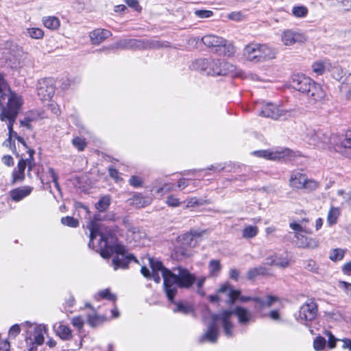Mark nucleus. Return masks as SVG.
<instances>
[{"mask_svg":"<svg viewBox=\"0 0 351 351\" xmlns=\"http://www.w3.org/2000/svg\"><path fill=\"white\" fill-rule=\"evenodd\" d=\"M86 227L90 231L89 247L94 249L96 247L95 240L99 237L97 247L101 256L108 258L115 254L112 261L114 270L125 269L131 261H137L132 254L128 253L123 245L116 243L112 230L101 221L99 214L95 215L94 218L88 221Z\"/></svg>","mask_w":351,"mask_h":351,"instance_id":"1","label":"nucleus"},{"mask_svg":"<svg viewBox=\"0 0 351 351\" xmlns=\"http://www.w3.org/2000/svg\"><path fill=\"white\" fill-rule=\"evenodd\" d=\"M149 263L152 268V272L143 266L141 272L145 278L154 280L156 283L160 282L159 272H161L163 278L164 290L168 300L173 302L177 293L178 288L189 289L192 287L196 280L195 276L190 271L182 267L173 268L170 270L165 267L158 260L149 258Z\"/></svg>","mask_w":351,"mask_h":351,"instance_id":"2","label":"nucleus"},{"mask_svg":"<svg viewBox=\"0 0 351 351\" xmlns=\"http://www.w3.org/2000/svg\"><path fill=\"white\" fill-rule=\"evenodd\" d=\"M235 315L241 324H247L252 319L251 313L246 308L237 306L232 311H223L219 314L212 315V321L208 326L206 332L202 337L209 342H215L219 337V326L223 327L225 335L230 337L234 335V325L231 322L232 315Z\"/></svg>","mask_w":351,"mask_h":351,"instance_id":"3","label":"nucleus"},{"mask_svg":"<svg viewBox=\"0 0 351 351\" xmlns=\"http://www.w3.org/2000/svg\"><path fill=\"white\" fill-rule=\"evenodd\" d=\"M290 85L293 89L306 95L311 104L320 101L325 97V93L322 86L303 74L293 75Z\"/></svg>","mask_w":351,"mask_h":351,"instance_id":"4","label":"nucleus"},{"mask_svg":"<svg viewBox=\"0 0 351 351\" xmlns=\"http://www.w3.org/2000/svg\"><path fill=\"white\" fill-rule=\"evenodd\" d=\"M219 293H227L226 303L230 305L233 304L237 300H239L242 302L253 301L255 302L254 308L257 311L269 307L274 302L278 301V298L272 295H267L265 298L241 296L240 291L234 289L228 283L223 285L219 289Z\"/></svg>","mask_w":351,"mask_h":351,"instance_id":"5","label":"nucleus"},{"mask_svg":"<svg viewBox=\"0 0 351 351\" xmlns=\"http://www.w3.org/2000/svg\"><path fill=\"white\" fill-rule=\"evenodd\" d=\"M278 50L267 43H250L243 49V56L253 63H261L276 58Z\"/></svg>","mask_w":351,"mask_h":351,"instance_id":"6","label":"nucleus"},{"mask_svg":"<svg viewBox=\"0 0 351 351\" xmlns=\"http://www.w3.org/2000/svg\"><path fill=\"white\" fill-rule=\"evenodd\" d=\"M305 139L310 145L317 149L335 150V144L339 141V136L322 129H307Z\"/></svg>","mask_w":351,"mask_h":351,"instance_id":"7","label":"nucleus"},{"mask_svg":"<svg viewBox=\"0 0 351 351\" xmlns=\"http://www.w3.org/2000/svg\"><path fill=\"white\" fill-rule=\"evenodd\" d=\"M199 40L208 48L212 49L216 53L225 56H232L236 49L232 43L228 42L225 38L214 34H208L203 36L201 39L198 37L192 38L189 40L197 43Z\"/></svg>","mask_w":351,"mask_h":351,"instance_id":"8","label":"nucleus"},{"mask_svg":"<svg viewBox=\"0 0 351 351\" xmlns=\"http://www.w3.org/2000/svg\"><path fill=\"white\" fill-rule=\"evenodd\" d=\"M201 233L191 231L182 234L178 238V244L173 250V256L177 260H182L191 255V249L194 247L200 237Z\"/></svg>","mask_w":351,"mask_h":351,"instance_id":"9","label":"nucleus"},{"mask_svg":"<svg viewBox=\"0 0 351 351\" xmlns=\"http://www.w3.org/2000/svg\"><path fill=\"white\" fill-rule=\"evenodd\" d=\"M325 336L328 338L326 339L320 335L317 336L313 341V348L315 350H322L326 346L330 350H332L336 348L337 342H341L342 345L341 348L343 350H349L351 351V339H338L336 338L333 334L329 330L324 331Z\"/></svg>","mask_w":351,"mask_h":351,"instance_id":"10","label":"nucleus"},{"mask_svg":"<svg viewBox=\"0 0 351 351\" xmlns=\"http://www.w3.org/2000/svg\"><path fill=\"white\" fill-rule=\"evenodd\" d=\"M289 184L293 189H304L308 191H314L318 187V183L316 181L308 179L306 174L298 171H294L291 173Z\"/></svg>","mask_w":351,"mask_h":351,"instance_id":"11","label":"nucleus"},{"mask_svg":"<svg viewBox=\"0 0 351 351\" xmlns=\"http://www.w3.org/2000/svg\"><path fill=\"white\" fill-rule=\"evenodd\" d=\"M22 104L21 97L12 93L10 90V92L5 96V103L0 106L1 110L0 114L16 117Z\"/></svg>","mask_w":351,"mask_h":351,"instance_id":"12","label":"nucleus"},{"mask_svg":"<svg viewBox=\"0 0 351 351\" xmlns=\"http://www.w3.org/2000/svg\"><path fill=\"white\" fill-rule=\"evenodd\" d=\"M45 327L42 325H36L32 330L28 331L29 336L26 337L25 342L28 351L36 350L38 346L44 343V332Z\"/></svg>","mask_w":351,"mask_h":351,"instance_id":"13","label":"nucleus"},{"mask_svg":"<svg viewBox=\"0 0 351 351\" xmlns=\"http://www.w3.org/2000/svg\"><path fill=\"white\" fill-rule=\"evenodd\" d=\"M254 154L258 157L271 160H289L294 156L293 152L287 148H280L275 150H258L254 152Z\"/></svg>","mask_w":351,"mask_h":351,"instance_id":"14","label":"nucleus"},{"mask_svg":"<svg viewBox=\"0 0 351 351\" xmlns=\"http://www.w3.org/2000/svg\"><path fill=\"white\" fill-rule=\"evenodd\" d=\"M234 71V66L232 64L219 59H210L207 75L213 76L226 75Z\"/></svg>","mask_w":351,"mask_h":351,"instance_id":"15","label":"nucleus"},{"mask_svg":"<svg viewBox=\"0 0 351 351\" xmlns=\"http://www.w3.org/2000/svg\"><path fill=\"white\" fill-rule=\"evenodd\" d=\"M38 96L42 101H49L55 93V86L51 79L44 78L38 82Z\"/></svg>","mask_w":351,"mask_h":351,"instance_id":"16","label":"nucleus"},{"mask_svg":"<svg viewBox=\"0 0 351 351\" xmlns=\"http://www.w3.org/2000/svg\"><path fill=\"white\" fill-rule=\"evenodd\" d=\"M306 40L305 35L300 31L285 29L281 34V41L285 46L303 43Z\"/></svg>","mask_w":351,"mask_h":351,"instance_id":"17","label":"nucleus"},{"mask_svg":"<svg viewBox=\"0 0 351 351\" xmlns=\"http://www.w3.org/2000/svg\"><path fill=\"white\" fill-rule=\"evenodd\" d=\"M288 111L283 110L272 103H267L263 105L258 112L260 116L269 117L273 119H278L287 115Z\"/></svg>","mask_w":351,"mask_h":351,"instance_id":"18","label":"nucleus"},{"mask_svg":"<svg viewBox=\"0 0 351 351\" xmlns=\"http://www.w3.org/2000/svg\"><path fill=\"white\" fill-rule=\"evenodd\" d=\"M335 151L347 157H351V131L346 133L343 139L339 136V141L335 144Z\"/></svg>","mask_w":351,"mask_h":351,"instance_id":"19","label":"nucleus"},{"mask_svg":"<svg viewBox=\"0 0 351 351\" xmlns=\"http://www.w3.org/2000/svg\"><path fill=\"white\" fill-rule=\"evenodd\" d=\"M317 311V305L315 302H306L300 307L298 317L302 321H311L315 318Z\"/></svg>","mask_w":351,"mask_h":351,"instance_id":"20","label":"nucleus"},{"mask_svg":"<svg viewBox=\"0 0 351 351\" xmlns=\"http://www.w3.org/2000/svg\"><path fill=\"white\" fill-rule=\"evenodd\" d=\"M111 36V32L106 29H96L90 32L89 34L93 45H99Z\"/></svg>","mask_w":351,"mask_h":351,"instance_id":"21","label":"nucleus"},{"mask_svg":"<svg viewBox=\"0 0 351 351\" xmlns=\"http://www.w3.org/2000/svg\"><path fill=\"white\" fill-rule=\"evenodd\" d=\"M295 238L296 239V243L300 247L313 249L318 246V242L315 239L308 238L300 233L295 232Z\"/></svg>","mask_w":351,"mask_h":351,"instance_id":"22","label":"nucleus"},{"mask_svg":"<svg viewBox=\"0 0 351 351\" xmlns=\"http://www.w3.org/2000/svg\"><path fill=\"white\" fill-rule=\"evenodd\" d=\"M32 191V187L25 186L12 190L10 194L12 200L19 202L24 197L28 196L31 193Z\"/></svg>","mask_w":351,"mask_h":351,"instance_id":"23","label":"nucleus"},{"mask_svg":"<svg viewBox=\"0 0 351 351\" xmlns=\"http://www.w3.org/2000/svg\"><path fill=\"white\" fill-rule=\"evenodd\" d=\"M129 200L131 204L138 208L145 207L149 205L152 202L151 198L144 197L138 193H134Z\"/></svg>","mask_w":351,"mask_h":351,"instance_id":"24","label":"nucleus"},{"mask_svg":"<svg viewBox=\"0 0 351 351\" xmlns=\"http://www.w3.org/2000/svg\"><path fill=\"white\" fill-rule=\"evenodd\" d=\"M27 167V162L25 159H21L17 165V167L12 173L13 181L21 182L25 178V170Z\"/></svg>","mask_w":351,"mask_h":351,"instance_id":"25","label":"nucleus"},{"mask_svg":"<svg viewBox=\"0 0 351 351\" xmlns=\"http://www.w3.org/2000/svg\"><path fill=\"white\" fill-rule=\"evenodd\" d=\"M210 59L200 58L195 60L191 64L194 70H197L207 75V70L210 64Z\"/></svg>","mask_w":351,"mask_h":351,"instance_id":"26","label":"nucleus"},{"mask_svg":"<svg viewBox=\"0 0 351 351\" xmlns=\"http://www.w3.org/2000/svg\"><path fill=\"white\" fill-rule=\"evenodd\" d=\"M53 328L61 339L66 340L71 337V331L67 326L59 323L55 324Z\"/></svg>","mask_w":351,"mask_h":351,"instance_id":"27","label":"nucleus"},{"mask_svg":"<svg viewBox=\"0 0 351 351\" xmlns=\"http://www.w3.org/2000/svg\"><path fill=\"white\" fill-rule=\"evenodd\" d=\"M43 25L47 29L55 30L59 28L60 22L56 16H45L42 19Z\"/></svg>","mask_w":351,"mask_h":351,"instance_id":"28","label":"nucleus"},{"mask_svg":"<svg viewBox=\"0 0 351 351\" xmlns=\"http://www.w3.org/2000/svg\"><path fill=\"white\" fill-rule=\"evenodd\" d=\"M10 92V87L4 78L2 73H0V106L5 103V96Z\"/></svg>","mask_w":351,"mask_h":351,"instance_id":"29","label":"nucleus"},{"mask_svg":"<svg viewBox=\"0 0 351 351\" xmlns=\"http://www.w3.org/2000/svg\"><path fill=\"white\" fill-rule=\"evenodd\" d=\"M221 270V265L220 261L215 259H212L208 263L209 276L210 277H217L219 276Z\"/></svg>","mask_w":351,"mask_h":351,"instance_id":"30","label":"nucleus"},{"mask_svg":"<svg viewBox=\"0 0 351 351\" xmlns=\"http://www.w3.org/2000/svg\"><path fill=\"white\" fill-rule=\"evenodd\" d=\"M308 13V9L305 5H295L292 8V14L296 18H304Z\"/></svg>","mask_w":351,"mask_h":351,"instance_id":"31","label":"nucleus"},{"mask_svg":"<svg viewBox=\"0 0 351 351\" xmlns=\"http://www.w3.org/2000/svg\"><path fill=\"white\" fill-rule=\"evenodd\" d=\"M95 299L99 300L101 299H106L109 301L115 302L117 296L110 291L109 289H106L99 291L95 296Z\"/></svg>","mask_w":351,"mask_h":351,"instance_id":"32","label":"nucleus"},{"mask_svg":"<svg viewBox=\"0 0 351 351\" xmlns=\"http://www.w3.org/2000/svg\"><path fill=\"white\" fill-rule=\"evenodd\" d=\"M110 204V197L108 195L101 197L95 204L96 208L100 212H104L108 209Z\"/></svg>","mask_w":351,"mask_h":351,"instance_id":"33","label":"nucleus"},{"mask_svg":"<svg viewBox=\"0 0 351 351\" xmlns=\"http://www.w3.org/2000/svg\"><path fill=\"white\" fill-rule=\"evenodd\" d=\"M258 232V229L255 226H247L242 231V237L245 239L255 237Z\"/></svg>","mask_w":351,"mask_h":351,"instance_id":"34","label":"nucleus"},{"mask_svg":"<svg viewBox=\"0 0 351 351\" xmlns=\"http://www.w3.org/2000/svg\"><path fill=\"white\" fill-rule=\"evenodd\" d=\"M25 34L33 39H41L44 36L42 29L38 27L27 28Z\"/></svg>","mask_w":351,"mask_h":351,"instance_id":"35","label":"nucleus"},{"mask_svg":"<svg viewBox=\"0 0 351 351\" xmlns=\"http://www.w3.org/2000/svg\"><path fill=\"white\" fill-rule=\"evenodd\" d=\"M340 215L339 208L332 207L328 213L327 223L330 226H332L337 223V219Z\"/></svg>","mask_w":351,"mask_h":351,"instance_id":"36","label":"nucleus"},{"mask_svg":"<svg viewBox=\"0 0 351 351\" xmlns=\"http://www.w3.org/2000/svg\"><path fill=\"white\" fill-rule=\"evenodd\" d=\"M16 117H13L12 116H9V115H3L2 114H0V119L1 121H5V120H8V132H9V135H8V137H10V138H12V134H14V133H16V132H14L13 130V125H14V123L15 122V120H16Z\"/></svg>","mask_w":351,"mask_h":351,"instance_id":"37","label":"nucleus"},{"mask_svg":"<svg viewBox=\"0 0 351 351\" xmlns=\"http://www.w3.org/2000/svg\"><path fill=\"white\" fill-rule=\"evenodd\" d=\"M72 145L79 151L82 152L87 146V142L84 138L75 136L72 139Z\"/></svg>","mask_w":351,"mask_h":351,"instance_id":"38","label":"nucleus"},{"mask_svg":"<svg viewBox=\"0 0 351 351\" xmlns=\"http://www.w3.org/2000/svg\"><path fill=\"white\" fill-rule=\"evenodd\" d=\"M61 222L63 225L67 226L71 228H76L79 226V221L77 219L73 217H64L61 219Z\"/></svg>","mask_w":351,"mask_h":351,"instance_id":"39","label":"nucleus"},{"mask_svg":"<svg viewBox=\"0 0 351 351\" xmlns=\"http://www.w3.org/2000/svg\"><path fill=\"white\" fill-rule=\"evenodd\" d=\"M128 49H141L145 47V43L141 40L129 39Z\"/></svg>","mask_w":351,"mask_h":351,"instance_id":"40","label":"nucleus"},{"mask_svg":"<svg viewBox=\"0 0 351 351\" xmlns=\"http://www.w3.org/2000/svg\"><path fill=\"white\" fill-rule=\"evenodd\" d=\"M344 256V250L337 248L333 250L329 256L330 260L337 261L341 260Z\"/></svg>","mask_w":351,"mask_h":351,"instance_id":"41","label":"nucleus"},{"mask_svg":"<svg viewBox=\"0 0 351 351\" xmlns=\"http://www.w3.org/2000/svg\"><path fill=\"white\" fill-rule=\"evenodd\" d=\"M304 268L313 273L319 274V267L315 261L310 259L304 263Z\"/></svg>","mask_w":351,"mask_h":351,"instance_id":"42","label":"nucleus"},{"mask_svg":"<svg viewBox=\"0 0 351 351\" xmlns=\"http://www.w3.org/2000/svg\"><path fill=\"white\" fill-rule=\"evenodd\" d=\"M43 114H44L43 112H38V111H36V110L29 111L27 114V121L28 122H31L32 121H35L38 119H43V118H44Z\"/></svg>","mask_w":351,"mask_h":351,"instance_id":"43","label":"nucleus"},{"mask_svg":"<svg viewBox=\"0 0 351 351\" xmlns=\"http://www.w3.org/2000/svg\"><path fill=\"white\" fill-rule=\"evenodd\" d=\"M312 69L317 75H322L325 71V66L322 62L317 61L312 64Z\"/></svg>","mask_w":351,"mask_h":351,"instance_id":"44","label":"nucleus"},{"mask_svg":"<svg viewBox=\"0 0 351 351\" xmlns=\"http://www.w3.org/2000/svg\"><path fill=\"white\" fill-rule=\"evenodd\" d=\"M129 39H121L112 45L113 49H128Z\"/></svg>","mask_w":351,"mask_h":351,"instance_id":"45","label":"nucleus"},{"mask_svg":"<svg viewBox=\"0 0 351 351\" xmlns=\"http://www.w3.org/2000/svg\"><path fill=\"white\" fill-rule=\"evenodd\" d=\"M104 321V318L96 315H89L88 322L91 326H96Z\"/></svg>","mask_w":351,"mask_h":351,"instance_id":"46","label":"nucleus"},{"mask_svg":"<svg viewBox=\"0 0 351 351\" xmlns=\"http://www.w3.org/2000/svg\"><path fill=\"white\" fill-rule=\"evenodd\" d=\"M128 182L134 188L141 187L143 183V178L137 176H131Z\"/></svg>","mask_w":351,"mask_h":351,"instance_id":"47","label":"nucleus"},{"mask_svg":"<svg viewBox=\"0 0 351 351\" xmlns=\"http://www.w3.org/2000/svg\"><path fill=\"white\" fill-rule=\"evenodd\" d=\"M173 311V312H181L184 314H187L191 311V308L187 304L180 302L176 304V307Z\"/></svg>","mask_w":351,"mask_h":351,"instance_id":"48","label":"nucleus"},{"mask_svg":"<svg viewBox=\"0 0 351 351\" xmlns=\"http://www.w3.org/2000/svg\"><path fill=\"white\" fill-rule=\"evenodd\" d=\"M194 14L200 19L210 18L213 16V12L208 10H195Z\"/></svg>","mask_w":351,"mask_h":351,"instance_id":"49","label":"nucleus"},{"mask_svg":"<svg viewBox=\"0 0 351 351\" xmlns=\"http://www.w3.org/2000/svg\"><path fill=\"white\" fill-rule=\"evenodd\" d=\"M341 90L348 92L349 96L351 94V73H350L343 81L341 85Z\"/></svg>","mask_w":351,"mask_h":351,"instance_id":"50","label":"nucleus"},{"mask_svg":"<svg viewBox=\"0 0 351 351\" xmlns=\"http://www.w3.org/2000/svg\"><path fill=\"white\" fill-rule=\"evenodd\" d=\"M29 158H26L25 160L27 162V167H28V170L31 171L35 165L34 154L35 153L34 150L29 149Z\"/></svg>","mask_w":351,"mask_h":351,"instance_id":"51","label":"nucleus"},{"mask_svg":"<svg viewBox=\"0 0 351 351\" xmlns=\"http://www.w3.org/2000/svg\"><path fill=\"white\" fill-rule=\"evenodd\" d=\"M166 202L169 206L171 207L179 206L181 204L179 199L173 195L169 196L167 199Z\"/></svg>","mask_w":351,"mask_h":351,"instance_id":"52","label":"nucleus"},{"mask_svg":"<svg viewBox=\"0 0 351 351\" xmlns=\"http://www.w3.org/2000/svg\"><path fill=\"white\" fill-rule=\"evenodd\" d=\"M71 323L73 326L78 328L79 330L81 329L84 326V320L80 316L74 317L71 320Z\"/></svg>","mask_w":351,"mask_h":351,"instance_id":"53","label":"nucleus"},{"mask_svg":"<svg viewBox=\"0 0 351 351\" xmlns=\"http://www.w3.org/2000/svg\"><path fill=\"white\" fill-rule=\"evenodd\" d=\"M20 331H21V328H20L19 325L14 324L12 326H11V328L9 330V332H8L9 337L14 338V337H16V336L17 335L19 334Z\"/></svg>","mask_w":351,"mask_h":351,"instance_id":"54","label":"nucleus"},{"mask_svg":"<svg viewBox=\"0 0 351 351\" xmlns=\"http://www.w3.org/2000/svg\"><path fill=\"white\" fill-rule=\"evenodd\" d=\"M49 175H50L51 178V180H52L53 182L55 184L56 188L58 190H60V185H59L58 182V178L57 174L56 173L55 170L53 168H49Z\"/></svg>","mask_w":351,"mask_h":351,"instance_id":"55","label":"nucleus"},{"mask_svg":"<svg viewBox=\"0 0 351 351\" xmlns=\"http://www.w3.org/2000/svg\"><path fill=\"white\" fill-rule=\"evenodd\" d=\"M173 184H164L163 186L162 187H159L156 190V192L158 193V194H161L162 195L165 192H168V191H171L173 190Z\"/></svg>","mask_w":351,"mask_h":351,"instance_id":"56","label":"nucleus"},{"mask_svg":"<svg viewBox=\"0 0 351 351\" xmlns=\"http://www.w3.org/2000/svg\"><path fill=\"white\" fill-rule=\"evenodd\" d=\"M203 204L202 200L195 197H191L187 200V207L193 206L196 205H202Z\"/></svg>","mask_w":351,"mask_h":351,"instance_id":"57","label":"nucleus"},{"mask_svg":"<svg viewBox=\"0 0 351 351\" xmlns=\"http://www.w3.org/2000/svg\"><path fill=\"white\" fill-rule=\"evenodd\" d=\"M223 295H225V296L227 298L226 293H219V291H218L217 294L209 295L208 299L211 302H219V300H222Z\"/></svg>","mask_w":351,"mask_h":351,"instance_id":"58","label":"nucleus"},{"mask_svg":"<svg viewBox=\"0 0 351 351\" xmlns=\"http://www.w3.org/2000/svg\"><path fill=\"white\" fill-rule=\"evenodd\" d=\"M228 18L233 21H239L243 19V15L240 12H233L229 14Z\"/></svg>","mask_w":351,"mask_h":351,"instance_id":"59","label":"nucleus"},{"mask_svg":"<svg viewBox=\"0 0 351 351\" xmlns=\"http://www.w3.org/2000/svg\"><path fill=\"white\" fill-rule=\"evenodd\" d=\"M337 1L345 10H351V0H337Z\"/></svg>","mask_w":351,"mask_h":351,"instance_id":"60","label":"nucleus"},{"mask_svg":"<svg viewBox=\"0 0 351 351\" xmlns=\"http://www.w3.org/2000/svg\"><path fill=\"white\" fill-rule=\"evenodd\" d=\"M290 228L294 230L295 232L300 233L303 232H306L304 228L299 223L296 222H292L289 224Z\"/></svg>","mask_w":351,"mask_h":351,"instance_id":"61","label":"nucleus"},{"mask_svg":"<svg viewBox=\"0 0 351 351\" xmlns=\"http://www.w3.org/2000/svg\"><path fill=\"white\" fill-rule=\"evenodd\" d=\"M258 276H259V274H258V271L256 269V267L249 269V271L247 273V278L249 280H254Z\"/></svg>","mask_w":351,"mask_h":351,"instance_id":"62","label":"nucleus"},{"mask_svg":"<svg viewBox=\"0 0 351 351\" xmlns=\"http://www.w3.org/2000/svg\"><path fill=\"white\" fill-rule=\"evenodd\" d=\"M289 261L287 258H278L275 265L279 267L285 268L289 266Z\"/></svg>","mask_w":351,"mask_h":351,"instance_id":"63","label":"nucleus"},{"mask_svg":"<svg viewBox=\"0 0 351 351\" xmlns=\"http://www.w3.org/2000/svg\"><path fill=\"white\" fill-rule=\"evenodd\" d=\"M10 344L8 340L0 341V351H10Z\"/></svg>","mask_w":351,"mask_h":351,"instance_id":"64","label":"nucleus"}]
</instances>
